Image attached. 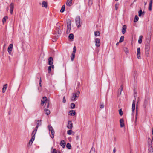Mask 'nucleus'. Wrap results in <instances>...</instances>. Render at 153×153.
Listing matches in <instances>:
<instances>
[{
    "label": "nucleus",
    "instance_id": "4",
    "mask_svg": "<svg viewBox=\"0 0 153 153\" xmlns=\"http://www.w3.org/2000/svg\"><path fill=\"white\" fill-rule=\"evenodd\" d=\"M75 21L76 25L78 28H79L81 27L80 17L79 16H77L75 18Z\"/></svg>",
    "mask_w": 153,
    "mask_h": 153
},
{
    "label": "nucleus",
    "instance_id": "42",
    "mask_svg": "<svg viewBox=\"0 0 153 153\" xmlns=\"http://www.w3.org/2000/svg\"><path fill=\"white\" fill-rule=\"evenodd\" d=\"M90 153H95V149L92 147L90 152Z\"/></svg>",
    "mask_w": 153,
    "mask_h": 153
},
{
    "label": "nucleus",
    "instance_id": "22",
    "mask_svg": "<svg viewBox=\"0 0 153 153\" xmlns=\"http://www.w3.org/2000/svg\"><path fill=\"white\" fill-rule=\"evenodd\" d=\"M123 88L122 86L121 85L120 88L118 90V96H119L121 94V91L123 90Z\"/></svg>",
    "mask_w": 153,
    "mask_h": 153
},
{
    "label": "nucleus",
    "instance_id": "63",
    "mask_svg": "<svg viewBox=\"0 0 153 153\" xmlns=\"http://www.w3.org/2000/svg\"><path fill=\"white\" fill-rule=\"evenodd\" d=\"M146 3H145V4L146 5Z\"/></svg>",
    "mask_w": 153,
    "mask_h": 153
},
{
    "label": "nucleus",
    "instance_id": "33",
    "mask_svg": "<svg viewBox=\"0 0 153 153\" xmlns=\"http://www.w3.org/2000/svg\"><path fill=\"white\" fill-rule=\"evenodd\" d=\"M36 129L35 128L34 131L32 132V137H35V135L36 132Z\"/></svg>",
    "mask_w": 153,
    "mask_h": 153
},
{
    "label": "nucleus",
    "instance_id": "21",
    "mask_svg": "<svg viewBox=\"0 0 153 153\" xmlns=\"http://www.w3.org/2000/svg\"><path fill=\"white\" fill-rule=\"evenodd\" d=\"M42 7L47 8V3L44 1H43L42 3Z\"/></svg>",
    "mask_w": 153,
    "mask_h": 153
},
{
    "label": "nucleus",
    "instance_id": "61",
    "mask_svg": "<svg viewBox=\"0 0 153 153\" xmlns=\"http://www.w3.org/2000/svg\"><path fill=\"white\" fill-rule=\"evenodd\" d=\"M152 135H153V130H152Z\"/></svg>",
    "mask_w": 153,
    "mask_h": 153
},
{
    "label": "nucleus",
    "instance_id": "57",
    "mask_svg": "<svg viewBox=\"0 0 153 153\" xmlns=\"http://www.w3.org/2000/svg\"><path fill=\"white\" fill-rule=\"evenodd\" d=\"M115 8L116 10H117L118 9V7L117 6V4L115 5Z\"/></svg>",
    "mask_w": 153,
    "mask_h": 153
},
{
    "label": "nucleus",
    "instance_id": "35",
    "mask_svg": "<svg viewBox=\"0 0 153 153\" xmlns=\"http://www.w3.org/2000/svg\"><path fill=\"white\" fill-rule=\"evenodd\" d=\"M139 19V18L137 15H135L134 22H137Z\"/></svg>",
    "mask_w": 153,
    "mask_h": 153
},
{
    "label": "nucleus",
    "instance_id": "16",
    "mask_svg": "<svg viewBox=\"0 0 153 153\" xmlns=\"http://www.w3.org/2000/svg\"><path fill=\"white\" fill-rule=\"evenodd\" d=\"M10 13L12 14L13 12V8L14 7V4L13 3H11L10 5Z\"/></svg>",
    "mask_w": 153,
    "mask_h": 153
},
{
    "label": "nucleus",
    "instance_id": "50",
    "mask_svg": "<svg viewBox=\"0 0 153 153\" xmlns=\"http://www.w3.org/2000/svg\"><path fill=\"white\" fill-rule=\"evenodd\" d=\"M88 4L89 5H91L92 4V0H89L88 2Z\"/></svg>",
    "mask_w": 153,
    "mask_h": 153
},
{
    "label": "nucleus",
    "instance_id": "64",
    "mask_svg": "<svg viewBox=\"0 0 153 153\" xmlns=\"http://www.w3.org/2000/svg\"><path fill=\"white\" fill-rule=\"evenodd\" d=\"M136 1V0H134V2H135Z\"/></svg>",
    "mask_w": 153,
    "mask_h": 153
},
{
    "label": "nucleus",
    "instance_id": "12",
    "mask_svg": "<svg viewBox=\"0 0 153 153\" xmlns=\"http://www.w3.org/2000/svg\"><path fill=\"white\" fill-rule=\"evenodd\" d=\"M153 0H150V2L149 4V11H151L152 10V4Z\"/></svg>",
    "mask_w": 153,
    "mask_h": 153
},
{
    "label": "nucleus",
    "instance_id": "24",
    "mask_svg": "<svg viewBox=\"0 0 153 153\" xmlns=\"http://www.w3.org/2000/svg\"><path fill=\"white\" fill-rule=\"evenodd\" d=\"M34 139H35V137H34V136L32 137L30 139V140L29 141V145H30V143H31V145L33 142L34 140Z\"/></svg>",
    "mask_w": 153,
    "mask_h": 153
},
{
    "label": "nucleus",
    "instance_id": "48",
    "mask_svg": "<svg viewBox=\"0 0 153 153\" xmlns=\"http://www.w3.org/2000/svg\"><path fill=\"white\" fill-rule=\"evenodd\" d=\"M104 106H105V105L104 104H101V105H100V108L101 109H102V108H104Z\"/></svg>",
    "mask_w": 153,
    "mask_h": 153
},
{
    "label": "nucleus",
    "instance_id": "2",
    "mask_svg": "<svg viewBox=\"0 0 153 153\" xmlns=\"http://www.w3.org/2000/svg\"><path fill=\"white\" fill-rule=\"evenodd\" d=\"M57 27L56 30L55 31L54 34L55 35V36L58 37L60 36L62 32V28L60 26L59 23L57 24Z\"/></svg>",
    "mask_w": 153,
    "mask_h": 153
},
{
    "label": "nucleus",
    "instance_id": "52",
    "mask_svg": "<svg viewBox=\"0 0 153 153\" xmlns=\"http://www.w3.org/2000/svg\"><path fill=\"white\" fill-rule=\"evenodd\" d=\"M100 32L99 31H98L97 32L96 31V36H99L100 35Z\"/></svg>",
    "mask_w": 153,
    "mask_h": 153
},
{
    "label": "nucleus",
    "instance_id": "3",
    "mask_svg": "<svg viewBox=\"0 0 153 153\" xmlns=\"http://www.w3.org/2000/svg\"><path fill=\"white\" fill-rule=\"evenodd\" d=\"M80 93L79 91H78L75 93L73 94L71 98V101H76Z\"/></svg>",
    "mask_w": 153,
    "mask_h": 153
},
{
    "label": "nucleus",
    "instance_id": "60",
    "mask_svg": "<svg viewBox=\"0 0 153 153\" xmlns=\"http://www.w3.org/2000/svg\"><path fill=\"white\" fill-rule=\"evenodd\" d=\"M94 34L95 36H96V31L94 32Z\"/></svg>",
    "mask_w": 153,
    "mask_h": 153
},
{
    "label": "nucleus",
    "instance_id": "32",
    "mask_svg": "<svg viewBox=\"0 0 153 153\" xmlns=\"http://www.w3.org/2000/svg\"><path fill=\"white\" fill-rule=\"evenodd\" d=\"M8 17L6 16H4L2 19V21L3 24L6 22V20L7 19Z\"/></svg>",
    "mask_w": 153,
    "mask_h": 153
},
{
    "label": "nucleus",
    "instance_id": "39",
    "mask_svg": "<svg viewBox=\"0 0 153 153\" xmlns=\"http://www.w3.org/2000/svg\"><path fill=\"white\" fill-rule=\"evenodd\" d=\"M48 128L49 131H52V130H54L53 129L52 126L51 125H49L48 126Z\"/></svg>",
    "mask_w": 153,
    "mask_h": 153
},
{
    "label": "nucleus",
    "instance_id": "46",
    "mask_svg": "<svg viewBox=\"0 0 153 153\" xmlns=\"http://www.w3.org/2000/svg\"><path fill=\"white\" fill-rule=\"evenodd\" d=\"M51 66H49L48 67V73H50L51 72Z\"/></svg>",
    "mask_w": 153,
    "mask_h": 153
},
{
    "label": "nucleus",
    "instance_id": "25",
    "mask_svg": "<svg viewBox=\"0 0 153 153\" xmlns=\"http://www.w3.org/2000/svg\"><path fill=\"white\" fill-rule=\"evenodd\" d=\"M51 138H53L54 137V134L55 133L54 130H52V131H51Z\"/></svg>",
    "mask_w": 153,
    "mask_h": 153
},
{
    "label": "nucleus",
    "instance_id": "14",
    "mask_svg": "<svg viewBox=\"0 0 153 153\" xmlns=\"http://www.w3.org/2000/svg\"><path fill=\"white\" fill-rule=\"evenodd\" d=\"M76 112L74 110H71L69 111V115L71 116H74L75 115Z\"/></svg>",
    "mask_w": 153,
    "mask_h": 153
},
{
    "label": "nucleus",
    "instance_id": "40",
    "mask_svg": "<svg viewBox=\"0 0 153 153\" xmlns=\"http://www.w3.org/2000/svg\"><path fill=\"white\" fill-rule=\"evenodd\" d=\"M148 103V101L147 100H145V102L144 104V108H146V107Z\"/></svg>",
    "mask_w": 153,
    "mask_h": 153
},
{
    "label": "nucleus",
    "instance_id": "18",
    "mask_svg": "<svg viewBox=\"0 0 153 153\" xmlns=\"http://www.w3.org/2000/svg\"><path fill=\"white\" fill-rule=\"evenodd\" d=\"M126 29V25H124L123 27L122 30V32L123 34H124L125 33Z\"/></svg>",
    "mask_w": 153,
    "mask_h": 153
},
{
    "label": "nucleus",
    "instance_id": "9",
    "mask_svg": "<svg viewBox=\"0 0 153 153\" xmlns=\"http://www.w3.org/2000/svg\"><path fill=\"white\" fill-rule=\"evenodd\" d=\"M13 46L12 44H10L8 47L7 50L9 54H10L13 49Z\"/></svg>",
    "mask_w": 153,
    "mask_h": 153
},
{
    "label": "nucleus",
    "instance_id": "8",
    "mask_svg": "<svg viewBox=\"0 0 153 153\" xmlns=\"http://www.w3.org/2000/svg\"><path fill=\"white\" fill-rule=\"evenodd\" d=\"M47 101H48L47 100L46 97H43L41 100V105L42 106L45 103V102H46Z\"/></svg>",
    "mask_w": 153,
    "mask_h": 153
},
{
    "label": "nucleus",
    "instance_id": "44",
    "mask_svg": "<svg viewBox=\"0 0 153 153\" xmlns=\"http://www.w3.org/2000/svg\"><path fill=\"white\" fill-rule=\"evenodd\" d=\"M119 113L120 115L122 116L123 114V112L122 111V109H120L119 110Z\"/></svg>",
    "mask_w": 153,
    "mask_h": 153
},
{
    "label": "nucleus",
    "instance_id": "17",
    "mask_svg": "<svg viewBox=\"0 0 153 153\" xmlns=\"http://www.w3.org/2000/svg\"><path fill=\"white\" fill-rule=\"evenodd\" d=\"M60 144L62 148H64L66 144L65 141L64 140L61 141L60 142Z\"/></svg>",
    "mask_w": 153,
    "mask_h": 153
},
{
    "label": "nucleus",
    "instance_id": "53",
    "mask_svg": "<svg viewBox=\"0 0 153 153\" xmlns=\"http://www.w3.org/2000/svg\"><path fill=\"white\" fill-rule=\"evenodd\" d=\"M41 82H42V80H41V78L40 77V80H39V85L40 87H41L42 86V85L41 84Z\"/></svg>",
    "mask_w": 153,
    "mask_h": 153
},
{
    "label": "nucleus",
    "instance_id": "20",
    "mask_svg": "<svg viewBox=\"0 0 153 153\" xmlns=\"http://www.w3.org/2000/svg\"><path fill=\"white\" fill-rule=\"evenodd\" d=\"M7 84H6L4 85L3 86V87L2 88V92L3 93H4L6 90V89L7 88Z\"/></svg>",
    "mask_w": 153,
    "mask_h": 153
},
{
    "label": "nucleus",
    "instance_id": "19",
    "mask_svg": "<svg viewBox=\"0 0 153 153\" xmlns=\"http://www.w3.org/2000/svg\"><path fill=\"white\" fill-rule=\"evenodd\" d=\"M120 124L121 127H122L124 126V120L123 119H120Z\"/></svg>",
    "mask_w": 153,
    "mask_h": 153
},
{
    "label": "nucleus",
    "instance_id": "34",
    "mask_svg": "<svg viewBox=\"0 0 153 153\" xmlns=\"http://www.w3.org/2000/svg\"><path fill=\"white\" fill-rule=\"evenodd\" d=\"M46 108H45V109H46ZM44 110L45 111V114L47 115H48L49 114H50V111L48 109H45Z\"/></svg>",
    "mask_w": 153,
    "mask_h": 153
},
{
    "label": "nucleus",
    "instance_id": "59",
    "mask_svg": "<svg viewBox=\"0 0 153 153\" xmlns=\"http://www.w3.org/2000/svg\"><path fill=\"white\" fill-rule=\"evenodd\" d=\"M115 149H114L113 150V153H115Z\"/></svg>",
    "mask_w": 153,
    "mask_h": 153
},
{
    "label": "nucleus",
    "instance_id": "51",
    "mask_svg": "<svg viewBox=\"0 0 153 153\" xmlns=\"http://www.w3.org/2000/svg\"><path fill=\"white\" fill-rule=\"evenodd\" d=\"M52 153H57V151L56 149H53L52 152Z\"/></svg>",
    "mask_w": 153,
    "mask_h": 153
},
{
    "label": "nucleus",
    "instance_id": "49",
    "mask_svg": "<svg viewBox=\"0 0 153 153\" xmlns=\"http://www.w3.org/2000/svg\"><path fill=\"white\" fill-rule=\"evenodd\" d=\"M76 51V48L75 46H74L73 48V53H75Z\"/></svg>",
    "mask_w": 153,
    "mask_h": 153
},
{
    "label": "nucleus",
    "instance_id": "45",
    "mask_svg": "<svg viewBox=\"0 0 153 153\" xmlns=\"http://www.w3.org/2000/svg\"><path fill=\"white\" fill-rule=\"evenodd\" d=\"M70 25V26H71V22L70 20H69L68 21L67 23V26Z\"/></svg>",
    "mask_w": 153,
    "mask_h": 153
},
{
    "label": "nucleus",
    "instance_id": "15",
    "mask_svg": "<svg viewBox=\"0 0 153 153\" xmlns=\"http://www.w3.org/2000/svg\"><path fill=\"white\" fill-rule=\"evenodd\" d=\"M72 0H67L66 3V5L68 6H70L71 4Z\"/></svg>",
    "mask_w": 153,
    "mask_h": 153
},
{
    "label": "nucleus",
    "instance_id": "10",
    "mask_svg": "<svg viewBox=\"0 0 153 153\" xmlns=\"http://www.w3.org/2000/svg\"><path fill=\"white\" fill-rule=\"evenodd\" d=\"M135 99L133 100V102L132 105V112H134L135 110Z\"/></svg>",
    "mask_w": 153,
    "mask_h": 153
},
{
    "label": "nucleus",
    "instance_id": "36",
    "mask_svg": "<svg viewBox=\"0 0 153 153\" xmlns=\"http://www.w3.org/2000/svg\"><path fill=\"white\" fill-rule=\"evenodd\" d=\"M65 5H63L62 8L60 10V12L62 13L63 12L65 11Z\"/></svg>",
    "mask_w": 153,
    "mask_h": 153
},
{
    "label": "nucleus",
    "instance_id": "27",
    "mask_svg": "<svg viewBox=\"0 0 153 153\" xmlns=\"http://www.w3.org/2000/svg\"><path fill=\"white\" fill-rule=\"evenodd\" d=\"M124 51L126 55H127L129 53V51L127 48L125 47L123 48Z\"/></svg>",
    "mask_w": 153,
    "mask_h": 153
},
{
    "label": "nucleus",
    "instance_id": "31",
    "mask_svg": "<svg viewBox=\"0 0 153 153\" xmlns=\"http://www.w3.org/2000/svg\"><path fill=\"white\" fill-rule=\"evenodd\" d=\"M68 37L71 40L73 39H74V35L72 33H71L69 35Z\"/></svg>",
    "mask_w": 153,
    "mask_h": 153
},
{
    "label": "nucleus",
    "instance_id": "54",
    "mask_svg": "<svg viewBox=\"0 0 153 153\" xmlns=\"http://www.w3.org/2000/svg\"><path fill=\"white\" fill-rule=\"evenodd\" d=\"M63 102L64 103H65L66 102V100L65 99V97H64L63 98Z\"/></svg>",
    "mask_w": 153,
    "mask_h": 153
},
{
    "label": "nucleus",
    "instance_id": "26",
    "mask_svg": "<svg viewBox=\"0 0 153 153\" xmlns=\"http://www.w3.org/2000/svg\"><path fill=\"white\" fill-rule=\"evenodd\" d=\"M67 29L66 31V33L68 34L69 33L70 31V30L71 28V26H70V25H69V26H67Z\"/></svg>",
    "mask_w": 153,
    "mask_h": 153
},
{
    "label": "nucleus",
    "instance_id": "56",
    "mask_svg": "<svg viewBox=\"0 0 153 153\" xmlns=\"http://www.w3.org/2000/svg\"><path fill=\"white\" fill-rule=\"evenodd\" d=\"M148 140L149 141H150L151 143H152L151 139H150V138H149L148 139Z\"/></svg>",
    "mask_w": 153,
    "mask_h": 153
},
{
    "label": "nucleus",
    "instance_id": "38",
    "mask_svg": "<svg viewBox=\"0 0 153 153\" xmlns=\"http://www.w3.org/2000/svg\"><path fill=\"white\" fill-rule=\"evenodd\" d=\"M73 132V131L71 129H70V130L68 131L67 132V133L69 135H70L72 134V133Z\"/></svg>",
    "mask_w": 153,
    "mask_h": 153
},
{
    "label": "nucleus",
    "instance_id": "30",
    "mask_svg": "<svg viewBox=\"0 0 153 153\" xmlns=\"http://www.w3.org/2000/svg\"><path fill=\"white\" fill-rule=\"evenodd\" d=\"M75 56V54L74 53H72L71 56V60L72 61H73L74 60V58Z\"/></svg>",
    "mask_w": 153,
    "mask_h": 153
},
{
    "label": "nucleus",
    "instance_id": "47",
    "mask_svg": "<svg viewBox=\"0 0 153 153\" xmlns=\"http://www.w3.org/2000/svg\"><path fill=\"white\" fill-rule=\"evenodd\" d=\"M46 105V108H48L49 107V101H47V102L46 103V104L45 105H45Z\"/></svg>",
    "mask_w": 153,
    "mask_h": 153
},
{
    "label": "nucleus",
    "instance_id": "23",
    "mask_svg": "<svg viewBox=\"0 0 153 153\" xmlns=\"http://www.w3.org/2000/svg\"><path fill=\"white\" fill-rule=\"evenodd\" d=\"M138 102H137V104L136 110V115H135V121H136V120H137V114H138V112H137L138 105H137V104L138 103Z\"/></svg>",
    "mask_w": 153,
    "mask_h": 153
},
{
    "label": "nucleus",
    "instance_id": "43",
    "mask_svg": "<svg viewBox=\"0 0 153 153\" xmlns=\"http://www.w3.org/2000/svg\"><path fill=\"white\" fill-rule=\"evenodd\" d=\"M75 104L74 103H72L71 105V108L74 109L75 108Z\"/></svg>",
    "mask_w": 153,
    "mask_h": 153
},
{
    "label": "nucleus",
    "instance_id": "41",
    "mask_svg": "<svg viewBox=\"0 0 153 153\" xmlns=\"http://www.w3.org/2000/svg\"><path fill=\"white\" fill-rule=\"evenodd\" d=\"M144 13V12H142V10H140V11H139L138 12V15H139V16H140V17L141 15L143 14V13Z\"/></svg>",
    "mask_w": 153,
    "mask_h": 153
},
{
    "label": "nucleus",
    "instance_id": "11",
    "mask_svg": "<svg viewBox=\"0 0 153 153\" xmlns=\"http://www.w3.org/2000/svg\"><path fill=\"white\" fill-rule=\"evenodd\" d=\"M53 63V59L52 57H50L48 59V64L49 65H52Z\"/></svg>",
    "mask_w": 153,
    "mask_h": 153
},
{
    "label": "nucleus",
    "instance_id": "62",
    "mask_svg": "<svg viewBox=\"0 0 153 153\" xmlns=\"http://www.w3.org/2000/svg\"><path fill=\"white\" fill-rule=\"evenodd\" d=\"M118 0H115L116 1H117Z\"/></svg>",
    "mask_w": 153,
    "mask_h": 153
},
{
    "label": "nucleus",
    "instance_id": "58",
    "mask_svg": "<svg viewBox=\"0 0 153 153\" xmlns=\"http://www.w3.org/2000/svg\"><path fill=\"white\" fill-rule=\"evenodd\" d=\"M119 43H120V42H117V43H116V45H117H117H119Z\"/></svg>",
    "mask_w": 153,
    "mask_h": 153
},
{
    "label": "nucleus",
    "instance_id": "7",
    "mask_svg": "<svg viewBox=\"0 0 153 153\" xmlns=\"http://www.w3.org/2000/svg\"><path fill=\"white\" fill-rule=\"evenodd\" d=\"M73 123L71 121H69L67 125V127L69 129H71L73 128Z\"/></svg>",
    "mask_w": 153,
    "mask_h": 153
},
{
    "label": "nucleus",
    "instance_id": "5",
    "mask_svg": "<svg viewBox=\"0 0 153 153\" xmlns=\"http://www.w3.org/2000/svg\"><path fill=\"white\" fill-rule=\"evenodd\" d=\"M140 54H141L140 49V48H137V58L138 59H140L141 58Z\"/></svg>",
    "mask_w": 153,
    "mask_h": 153
},
{
    "label": "nucleus",
    "instance_id": "55",
    "mask_svg": "<svg viewBox=\"0 0 153 153\" xmlns=\"http://www.w3.org/2000/svg\"><path fill=\"white\" fill-rule=\"evenodd\" d=\"M51 68H52V69H53L54 68V65H51Z\"/></svg>",
    "mask_w": 153,
    "mask_h": 153
},
{
    "label": "nucleus",
    "instance_id": "37",
    "mask_svg": "<svg viewBox=\"0 0 153 153\" xmlns=\"http://www.w3.org/2000/svg\"><path fill=\"white\" fill-rule=\"evenodd\" d=\"M124 37L123 36H122L120 39V40L119 41V42L121 43L123 42L124 41Z\"/></svg>",
    "mask_w": 153,
    "mask_h": 153
},
{
    "label": "nucleus",
    "instance_id": "1",
    "mask_svg": "<svg viewBox=\"0 0 153 153\" xmlns=\"http://www.w3.org/2000/svg\"><path fill=\"white\" fill-rule=\"evenodd\" d=\"M150 40H148L146 41L145 46V53L146 56L148 57L149 56V50H150Z\"/></svg>",
    "mask_w": 153,
    "mask_h": 153
},
{
    "label": "nucleus",
    "instance_id": "6",
    "mask_svg": "<svg viewBox=\"0 0 153 153\" xmlns=\"http://www.w3.org/2000/svg\"><path fill=\"white\" fill-rule=\"evenodd\" d=\"M41 121L42 120H35V122L36 124H37V125L36 126L35 128L36 129V131L37 130L39 126H40L41 125Z\"/></svg>",
    "mask_w": 153,
    "mask_h": 153
},
{
    "label": "nucleus",
    "instance_id": "29",
    "mask_svg": "<svg viewBox=\"0 0 153 153\" xmlns=\"http://www.w3.org/2000/svg\"><path fill=\"white\" fill-rule=\"evenodd\" d=\"M143 36H140L139 37V39L138 41V42L139 44H141L142 42V38Z\"/></svg>",
    "mask_w": 153,
    "mask_h": 153
},
{
    "label": "nucleus",
    "instance_id": "13",
    "mask_svg": "<svg viewBox=\"0 0 153 153\" xmlns=\"http://www.w3.org/2000/svg\"><path fill=\"white\" fill-rule=\"evenodd\" d=\"M100 45V39L96 38V47H98Z\"/></svg>",
    "mask_w": 153,
    "mask_h": 153
},
{
    "label": "nucleus",
    "instance_id": "28",
    "mask_svg": "<svg viewBox=\"0 0 153 153\" xmlns=\"http://www.w3.org/2000/svg\"><path fill=\"white\" fill-rule=\"evenodd\" d=\"M66 147L69 149H71V145L69 143H67Z\"/></svg>",
    "mask_w": 153,
    "mask_h": 153
}]
</instances>
